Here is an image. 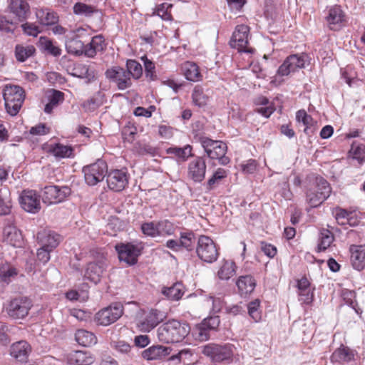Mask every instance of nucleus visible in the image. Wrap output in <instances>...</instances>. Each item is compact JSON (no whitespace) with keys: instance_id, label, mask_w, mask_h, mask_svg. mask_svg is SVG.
<instances>
[{"instance_id":"nucleus-51","label":"nucleus","mask_w":365,"mask_h":365,"mask_svg":"<svg viewBox=\"0 0 365 365\" xmlns=\"http://www.w3.org/2000/svg\"><path fill=\"white\" fill-rule=\"evenodd\" d=\"M341 296L345 301V302L351 307L355 312L359 314V309L356 308L357 304L355 302V297L356 293L354 291H350L348 289L343 290Z\"/></svg>"},{"instance_id":"nucleus-20","label":"nucleus","mask_w":365,"mask_h":365,"mask_svg":"<svg viewBox=\"0 0 365 365\" xmlns=\"http://www.w3.org/2000/svg\"><path fill=\"white\" fill-rule=\"evenodd\" d=\"M31 351V347L26 341L14 343L10 347V355L20 363H26Z\"/></svg>"},{"instance_id":"nucleus-63","label":"nucleus","mask_w":365,"mask_h":365,"mask_svg":"<svg viewBox=\"0 0 365 365\" xmlns=\"http://www.w3.org/2000/svg\"><path fill=\"white\" fill-rule=\"evenodd\" d=\"M365 148L364 145H356L353 143L351 145V150L354 153V158L357 159L360 163L365 160Z\"/></svg>"},{"instance_id":"nucleus-29","label":"nucleus","mask_w":365,"mask_h":365,"mask_svg":"<svg viewBox=\"0 0 365 365\" xmlns=\"http://www.w3.org/2000/svg\"><path fill=\"white\" fill-rule=\"evenodd\" d=\"M36 15L39 22L46 26L55 25L58 21V16L54 11L48 9H40L36 12Z\"/></svg>"},{"instance_id":"nucleus-6","label":"nucleus","mask_w":365,"mask_h":365,"mask_svg":"<svg viewBox=\"0 0 365 365\" xmlns=\"http://www.w3.org/2000/svg\"><path fill=\"white\" fill-rule=\"evenodd\" d=\"M32 306V301L29 297H17L9 302L6 308V312L11 318L21 319L28 315Z\"/></svg>"},{"instance_id":"nucleus-5","label":"nucleus","mask_w":365,"mask_h":365,"mask_svg":"<svg viewBox=\"0 0 365 365\" xmlns=\"http://www.w3.org/2000/svg\"><path fill=\"white\" fill-rule=\"evenodd\" d=\"M196 252L198 257L207 263L215 262L219 256L215 243L210 237L205 235H201L197 239Z\"/></svg>"},{"instance_id":"nucleus-13","label":"nucleus","mask_w":365,"mask_h":365,"mask_svg":"<svg viewBox=\"0 0 365 365\" xmlns=\"http://www.w3.org/2000/svg\"><path fill=\"white\" fill-rule=\"evenodd\" d=\"M166 318L165 312L155 309L145 312L143 317L138 323L141 331L149 332Z\"/></svg>"},{"instance_id":"nucleus-8","label":"nucleus","mask_w":365,"mask_h":365,"mask_svg":"<svg viewBox=\"0 0 365 365\" xmlns=\"http://www.w3.org/2000/svg\"><path fill=\"white\" fill-rule=\"evenodd\" d=\"M107 172V164L101 160H98L96 163L83 168L85 181L88 185L92 186L102 181Z\"/></svg>"},{"instance_id":"nucleus-16","label":"nucleus","mask_w":365,"mask_h":365,"mask_svg":"<svg viewBox=\"0 0 365 365\" xmlns=\"http://www.w3.org/2000/svg\"><path fill=\"white\" fill-rule=\"evenodd\" d=\"M106 76L107 78L116 83L120 90H125L132 84L128 72H125L124 68L119 66L108 69L106 71Z\"/></svg>"},{"instance_id":"nucleus-56","label":"nucleus","mask_w":365,"mask_h":365,"mask_svg":"<svg viewBox=\"0 0 365 365\" xmlns=\"http://www.w3.org/2000/svg\"><path fill=\"white\" fill-rule=\"evenodd\" d=\"M171 6V4H162L154 11L153 15H157L163 20H170L171 19V14L168 12V9Z\"/></svg>"},{"instance_id":"nucleus-24","label":"nucleus","mask_w":365,"mask_h":365,"mask_svg":"<svg viewBox=\"0 0 365 365\" xmlns=\"http://www.w3.org/2000/svg\"><path fill=\"white\" fill-rule=\"evenodd\" d=\"M67 361L70 365H90L93 362V357L87 351H73L68 354Z\"/></svg>"},{"instance_id":"nucleus-22","label":"nucleus","mask_w":365,"mask_h":365,"mask_svg":"<svg viewBox=\"0 0 365 365\" xmlns=\"http://www.w3.org/2000/svg\"><path fill=\"white\" fill-rule=\"evenodd\" d=\"M83 48L84 43L75 32L66 36V48L68 53L80 56L83 53Z\"/></svg>"},{"instance_id":"nucleus-57","label":"nucleus","mask_w":365,"mask_h":365,"mask_svg":"<svg viewBox=\"0 0 365 365\" xmlns=\"http://www.w3.org/2000/svg\"><path fill=\"white\" fill-rule=\"evenodd\" d=\"M157 227H158V223L155 224L153 222H145L141 225V230H142V232H143V234H145L148 236H151V237H155V236L158 235Z\"/></svg>"},{"instance_id":"nucleus-14","label":"nucleus","mask_w":365,"mask_h":365,"mask_svg":"<svg viewBox=\"0 0 365 365\" xmlns=\"http://www.w3.org/2000/svg\"><path fill=\"white\" fill-rule=\"evenodd\" d=\"M202 352L215 362L230 359L232 356V351L229 345L208 344L202 346Z\"/></svg>"},{"instance_id":"nucleus-35","label":"nucleus","mask_w":365,"mask_h":365,"mask_svg":"<svg viewBox=\"0 0 365 365\" xmlns=\"http://www.w3.org/2000/svg\"><path fill=\"white\" fill-rule=\"evenodd\" d=\"M38 45L42 50L53 56H59L61 54V49L47 37L41 36L39 38Z\"/></svg>"},{"instance_id":"nucleus-21","label":"nucleus","mask_w":365,"mask_h":365,"mask_svg":"<svg viewBox=\"0 0 365 365\" xmlns=\"http://www.w3.org/2000/svg\"><path fill=\"white\" fill-rule=\"evenodd\" d=\"M351 262L353 267L359 271L365 267V245L350 247Z\"/></svg>"},{"instance_id":"nucleus-37","label":"nucleus","mask_w":365,"mask_h":365,"mask_svg":"<svg viewBox=\"0 0 365 365\" xmlns=\"http://www.w3.org/2000/svg\"><path fill=\"white\" fill-rule=\"evenodd\" d=\"M11 208L9 191L6 189L0 190V215H8Z\"/></svg>"},{"instance_id":"nucleus-31","label":"nucleus","mask_w":365,"mask_h":365,"mask_svg":"<svg viewBox=\"0 0 365 365\" xmlns=\"http://www.w3.org/2000/svg\"><path fill=\"white\" fill-rule=\"evenodd\" d=\"M354 354L349 348L341 346L336 349L331 356V360L333 362H349L354 359Z\"/></svg>"},{"instance_id":"nucleus-4","label":"nucleus","mask_w":365,"mask_h":365,"mask_svg":"<svg viewBox=\"0 0 365 365\" xmlns=\"http://www.w3.org/2000/svg\"><path fill=\"white\" fill-rule=\"evenodd\" d=\"M200 142L210 158L218 160L219 163L222 165L230 163V158L225 155L227 150L225 143L213 140L207 137H200Z\"/></svg>"},{"instance_id":"nucleus-64","label":"nucleus","mask_w":365,"mask_h":365,"mask_svg":"<svg viewBox=\"0 0 365 365\" xmlns=\"http://www.w3.org/2000/svg\"><path fill=\"white\" fill-rule=\"evenodd\" d=\"M158 134L164 139H170L173 135V128L165 125L158 126Z\"/></svg>"},{"instance_id":"nucleus-45","label":"nucleus","mask_w":365,"mask_h":365,"mask_svg":"<svg viewBox=\"0 0 365 365\" xmlns=\"http://www.w3.org/2000/svg\"><path fill=\"white\" fill-rule=\"evenodd\" d=\"M101 96V93H98L96 96H93L82 103V107L86 112H92L101 106L103 103L102 100L100 98Z\"/></svg>"},{"instance_id":"nucleus-2","label":"nucleus","mask_w":365,"mask_h":365,"mask_svg":"<svg viewBox=\"0 0 365 365\" xmlns=\"http://www.w3.org/2000/svg\"><path fill=\"white\" fill-rule=\"evenodd\" d=\"M331 191L329 183L324 178L317 177L307 191L306 201L311 207H317L329 196Z\"/></svg>"},{"instance_id":"nucleus-47","label":"nucleus","mask_w":365,"mask_h":365,"mask_svg":"<svg viewBox=\"0 0 365 365\" xmlns=\"http://www.w3.org/2000/svg\"><path fill=\"white\" fill-rule=\"evenodd\" d=\"M141 60L144 64L146 78H148L151 81L155 80L157 76L155 74V66L153 62L149 60L146 56H142Z\"/></svg>"},{"instance_id":"nucleus-60","label":"nucleus","mask_w":365,"mask_h":365,"mask_svg":"<svg viewBox=\"0 0 365 365\" xmlns=\"http://www.w3.org/2000/svg\"><path fill=\"white\" fill-rule=\"evenodd\" d=\"M135 149L137 153L141 155H149L150 156H155L157 154L156 148L148 144H140Z\"/></svg>"},{"instance_id":"nucleus-32","label":"nucleus","mask_w":365,"mask_h":365,"mask_svg":"<svg viewBox=\"0 0 365 365\" xmlns=\"http://www.w3.org/2000/svg\"><path fill=\"white\" fill-rule=\"evenodd\" d=\"M48 96V103L45 106L44 112L51 113L53 109L62 103L64 101V93L58 90H51Z\"/></svg>"},{"instance_id":"nucleus-27","label":"nucleus","mask_w":365,"mask_h":365,"mask_svg":"<svg viewBox=\"0 0 365 365\" xmlns=\"http://www.w3.org/2000/svg\"><path fill=\"white\" fill-rule=\"evenodd\" d=\"M170 354L169 348L161 345L152 346L142 352V356L146 360H157Z\"/></svg>"},{"instance_id":"nucleus-40","label":"nucleus","mask_w":365,"mask_h":365,"mask_svg":"<svg viewBox=\"0 0 365 365\" xmlns=\"http://www.w3.org/2000/svg\"><path fill=\"white\" fill-rule=\"evenodd\" d=\"M168 154H173L178 158L185 160L188 157L192 156V147L189 145H185L184 148L172 147L166 150Z\"/></svg>"},{"instance_id":"nucleus-52","label":"nucleus","mask_w":365,"mask_h":365,"mask_svg":"<svg viewBox=\"0 0 365 365\" xmlns=\"http://www.w3.org/2000/svg\"><path fill=\"white\" fill-rule=\"evenodd\" d=\"M17 274L16 269L10 264H0V277L3 280L6 281L8 278L16 276Z\"/></svg>"},{"instance_id":"nucleus-46","label":"nucleus","mask_w":365,"mask_h":365,"mask_svg":"<svg viewBox=\"0 0 365 365\" xmlns=\"http://www.w3.org/2000/svg\"><path fill=\"white\" fill-rule=\"evenodd\" d=\"M72 148L67 145L58 143L54 146L50 148V152L58 158H67L70 157L72 153Z\"/></svg>"},{"instance_id":"nucleus-7","label":"nucleus","mask_w":365,"mask_h":365,"mask_svg":"<svg viewBox=\"0 0 365 365\" xmlns=\"http://www.w3.org/2000/svg\"><path fill=\"white\" fill-rule=\"evenodd\" d=\"M123 314V307L114 303L99 310L94 317V322L101 326H108L115 322Z\"/></svg>"},{"instance_id":"nucleus-3","label":"nucleus","mask_w":365,"mask_h":365,"mask_svg":"<svg viewBox=\"0 0 365 365\" xmlns=\"http://www.w3.org/2000/svg\"><path fill=\"white\" fill-rule=\"evenodd\" d=\"M3 96L7 113L12 116L16 115L24 101V90L19 86H6Z\"/></svg>"},{"instance_id":"nucleus-12","label":"nucleus","mask_w":365,"mask_h":365,"mask_svg":"<svg viewBox=\"0 0 365 365\" xmlns=\"http://www.w3.org/2000/svg\"><path fill=\"white\" fill-rule=\"evenodd\" d=\"M249 32V26L244 24L237 26L230 41V46L239 52H252V49L247 47Z\"/></svg>"},{"instance_id":"nucleus-62","label":"nucleus","mask_w":365,"mask_h":365,"mask_svg":"<svg viewBox=\"0 0 365 365\" xmlns=\"http://www.w3.org/2000/svg\"><path fill=\"white\" fill-rule=\"evenodd\" d=\"M350 212L342 208H337L336 210L335 218L339 225H346V220H348L350 216Z\"/></svg>"},{"instance_id":"nucleus-39","label":"nucleus","mask_w":365,"mask_h":365,"mask_svg":"<svg viewBox=\"0 0 365 365\" xmlns=\"http://www.w3.org/2000/svg\"><path fill=\"white\" fill-rule=\"evenodd\" d=\"M127 70L128 72L129 78L132 76L135 79H138L143 74V68L140 63L135 60H128L126 63Z\"/></svg>"},{"instance_id":"nucleus-53","label":"nucleus","mask_w":365,"mask_h":365,"mask_svg":"<svg viewBox=\"0 0 365 365\" xmlns=\"http://www.w3.org/2000/svg\"><path fill=\"white\" fill-rule=\"evenodd\" d=\"M296 118L298 122H302L306 128H304V132L307 133L309 130V125H312V118L311 115H308L304 110H299L297 112Z\"/></svg>"},{"instance_id":"nucleus-41","label":"nucleus","mask_w":365,"mask_h":365,"mask_svg":"<svg viewBox=\"0 0 365 365\" xmlns=\"http://www.w3.org/2000/svg\"><path fill=\"white\" fill-rule=\"evenodd\" d=\"M334 235L331 232L328 230L323 229L320 233V242L318 245V250H326L334 241Z\"/></svg>"},{"instance_id":"nucleus-48","label":"nucleus","mask_w":365,"mask_h":365,"mask_svg":"<svg viewBox=\"0 0 365 365\" xmlns=\"http://www.w3.org/2000/svg\"><path fill=\"white\" fill-rule=\"evenodd\" d=\"M16 24L8 17L0 14V31L5 33H14Z\"/></svg>"},{"instance_id":"nucleus-50","label":"nucleus","mask_w":365,"mask_h":365,"mask_svg":"<svg viewBox=\"0 0 365 365\" xmlns=\"http://www.w3.org/2000/svg\"><path fill=\"white\" fill-rule=\"evenodd\" d=\"M158 235H170L174 232L173 225L168 221L163 220L158 223Z\"/></svg>"},{"instance_id":"nucleus-44","label":"nucleus","mask_w":365,"mask_h":365,"mask_svg":"<svg viewBox=\"0 0 365 365\" xmlns=\"http://www.w3.org/2000/svg\"><path fill=\"white\" fill-rule=\"evenodd\" d=\"M95 11L96 9L93 6L84 3L78 2L73 6V13L76 15L88 17L91 16Z\"/></svg>"},{"instance_id":"nucleus-1","label":"nucleus","mask_w":365,"mask_h":365,"mask_svg":"<svg viewBox=\"0 0 365 365\" xmlns=\"http://www.w3.org/2000/svg\"><path fill=\"white\" fill-rule=\"evenodd\" d=\"M190 327L178 320H170L158 329V338L163 343H178L182 341L190 332Z\"/></svg>"},{"instance_id":"nucleus-43","label":"nucleus","mask_w":365,"mask_h":365,"mask_svg":"<svg viewBox=\"0 0 365 365\" xmlns=\"http://www.w3.org/2000/svg\"><path fill=\"white\" fill-rule=\"evenodd\" d=\"M75 70L76 72L73 74V76L80 78H86L88 79V82L93 81L96 78L94 71L91 69L86 65H79L77 68H75Z\"/></svg>"},{"instance_id":"nucleus-19","label":"nucleus","mask_w":365,"mask_h":365,"mask_svg":"<svg viewBox=\"0 0 365 365\" xmlns=\"http://www.w3.org/2000/svg\"><path fill=\"white\" fill-rule=\"evenodd\" d=\"M206 168L203 157H196L188 165V177L194 182H202L205 177Z\"/></svg>"},{"instance_id":"nucleus-15","label":"nucleus","mask_w":365,"mask_h":365,"mask_svg":"<svg viewBox=\"0 0 365 365\" xmlns=\"http://www.w3.org/2000/svg\"><path fill=\"white\" fill-rule=\"evenodd\" d=\"M19 202L26 212L36 213L41 210L40 195L35 190H23L19 197Z\"/></svg>"},{"instance_id":"nucleus-30","label":"nucleus","mask_w":365,"mask_h":365,"mask_svg":"<svg viewBox=\"0 0 365 365\" xmlns=\"http://www.w3.org/2000/svg\"><path fill=\"white\" fill-rule=\"evenodd\" d=\"M76 341L78 344L83 346H91L97 341L95 334L85 329H78L75 334Z\"/></svg>"},{"instance_id":"nucleus-25","label":"nucleus","mask_w":365,"mask_h":365,"mask_svg":"<svg viewBox=\"0 0 365 365\" xmlns=\"http://www.w3.org/2000/svg\"><path fill=\"white\" fill-rule=\"evenodd\" d=\"M4 240L15 247H20L23 245L21 232L13 226H8L4 229Z\"/></svg>"},{"instance_id":"nucleus-58","label":"nucleus","mask_w":365,"mask_h":365,"mask_svg":"<svg viewBox=\"0 0 365 365\" xmlns=\"http://www.w3.org/2000/svg\"><path fill=\"white\" fill-rule=\"evenodd\" d=\"M24 32L28 36L36 37L41 32L38 26L34 24L26 22L21 25Z\"/></svg>"},{"instance_id":"nucleus-61","label":"nucleus","mask_w":365,"mask_h":365,"mask_svg":"<svg viewBox=\"0 0 365 365\" xmlns=\"http://www.w3.org/2000/svg\"><path fill=\"white\" fill-rule=\"evenodd\" d=\"M53 250H50L47 247H43L41 246L39 249L37 250V259L38 261L41 262L43 264L47 263L50 260V253Z\"/></svg>"},{"instance_id":"nucleus-49","label":"nucleus","mask_w":365,"mask_h":365,"mask_svg":"<svg viewBox=\"0 0 365 365\" xmlns=\"http://www.w3.org/2000/svg\"><path fill=\"white\" fill-rule=\"evenodd\" d=\"M227 171L223 168H218L207 181V189L212 190L214 185L220 180L227 177Z\"/></svg>"},{"instance_id":"nucleus-17","label":"nucleus","mask_w":365,"mask_h":365,"mask_svg":"<svg viewBox=\"0 0 365 365\" xmlns=\"http://www.w3.org/2000/svg\"><path fill=\"white\" fill-rule=\"evenodd\" d=\"M36 240L41 246L54 250L62 240V237L53 230L43 229L37 232Z\"/></svg>"},{"instance_id":"nucleus-23","label":"nucleus","mask_w":365,"mask_h":365,"mask_svg":"<svg viewBox=\"0 0 365 365\" xmlns=\"http://www.w3.org/2000/svg\"><path fill=\"white\" fill-rule=\"evenodd\" d=\"M106 269V263L103 261L91 262L88 264L85 273V277L91 282L97 284Z\"/></svg>"},{"instance_id":"nucleus-54","label":"nucleus","mask_w":365,"mask_h":365,"mask_svg":"<svg viewBox=\"0 0 365 365\" xmlns=\"http://www.w3.org/2000/svg\"><path fill=\"white\" fill-rule=\"evenodd\" d=\"M192 97L194 103L199 107H202L207 104V97L203 94L202 90L197 87L195 88Z\"/></svg>"},{"instance_id":"nucleus-26","label":"nucleus","mask_w":365,"mask_h":365,"mask_svg":"<svg viewBox=\"0 0 365 365\" xmlns=\"http://www.w3.org/2000/svg\"><path fill=\"white\" fill-rule=\"evenodd\" d=\"M327 21L331 30H337L341 26L344 21V15L340 6H336L329 9Z\"/></svg>"},{"instance_id":"nucleus-42","label":"nucleus","mask_w":365,"mask_h":365,"mask_svg":"<svg viewBox=\"0 0 365 365\" xmlns=\"http://www.w3.org/2000/svg\"><path fill=\"white\" fill-rule=\"evenodd\" d=\"M197 243L194 234L192 232H184L180 235V245L187 250H192L195 243Z\"/></svg>"},{"instance_id":"nucleus-36","label":"nucleus","mask_w":365,"mask_h":365,"mask_svg":"<svg viewBox=\"0 0 365 365\" xmlns=\"http://www.w3.org/2000/svg\"><path fill=\"white\" fill-rule=\"evenodd\" d=\"M236 265L232 261H225L220 268L217 275L220 279L227 280L235 274Z\"/></svg>"},{"instance_id":"nucleus-38","label":"nucleus","mask_w":365,"mask_h":365,"mask_svg":"<svg viewBox=\"0 0 365 365\" xmlns=\"http://www.w3.org/2000/svg\"><path fill=\"white\" fill-rule=\"evenodd\" d=\"M36 49L34 46H23L21 45H17L15 48V54L16 59L19 61L24 62L28 58L33 56Z\"/></svg>"},{"instance_id":"nucleus-9","label":"nucleus","mask_w":365,"mask_h":365,"mask_svg":"<svg viewBox=\"0 0 365 365\" xmlns=\"http://www.w3.org/2000/svg\"><path fill=\"white\" fill-rule=\"evenodd\" d=\"M115 248L118 252L119 260L125 262L129 266L137 263L138 258L141 255L143 250L140 245L133 243H120L116 245Z\"/></svg>"},{"instance_id":"nucleus-55","label":"nucleus","mask_w":365,"mask_h":365,"mask_svg":"<svg viewBox=\"0 0 365 365\" xmlns=\"http://www.w3.org/2000/svg\"><path fill=\"white\" fill-rule=\"evenodd\" d=\"M259 301L255 300L250 302L247 305L249 315L255 321L258 322L261 319L260 312L258 310Z\"/></svg>"},{"instance_id":"nucleus-28","label":"nucleus","mask_w":365,"mask_h":365,"mask_svg":"<svg viewBox=\"0 0 365 365\" xmlns=\"http://www.w3.org/2000/svg\"><path fill=\"white\" fill-rule=\"evenodd\" d=\"M236 284L240 294L242 295H246L254 291L256 286V281L250 275L241 276L237 279Z\"/></svg>"},{"instance_id":"nucleus-59","label":"nucleus","mask_w":365,"mask_h":365,"mask_svg":"<svg viewBox=\"0 0 365 365\" xmlns=\"http://www.w3.org/2000/svg\"><path fill=\"white\" fill-rule=\"evenodd\" d=\"M220 323V317L218 316L210 317L205 319L202 322V326L207 327L210 330H216Z\"/></svg>"},{"instance_id":"nucleus-33","label":"nucleus","mask_w":365,"mask_h":365,"mask_svg":"<svg viewBox=\"0 0 365 365\" xmlns=\"http://www.w3.org/2000/svg\"><path fill=\"white\" fill-rule=\"evenodd\" d=\"M183 71L186 79L188 81H198L201 80L202 76L199 71V68L195 63L186 62L183 66Z\"/></svg>"},{"instance_id":"nucleus-11","label":"nucleus","mask_w":365,"mask_h":365,"mask_svg":"<svg viewBox=\"0 0 365 365\" xmlns=\"http://www.w3.org/2000/svg\"><path fill=\"white\" fill-rule=\"evenodd\" d=\"M70 194L71 188L68 186L48 185L43 188L41 197L44 203L51 205L63 201Z\"/></svg>"},{"instance_id":"nucleus-10","label":"nucleus","mask_w":365,"mask_h":365,"mask_svg":"<svg viewBox=\"0 0 365 365\" xmlns=\"http://www.w3.org/2000/svg\"><path fill=\"white\" fill-rule=\"evenodd\" d=\"M307 63H309V56L307 53L289 55L278 68L277 73L282 76H288L299 68H304Z\"/></svg>"},{"instance_id":"nucleus-34","label":"nucleus","mask_w":365,"mask_h":365,"mask_svg":"<svg viewBox=\"0 0 365 365\" xmlns=\"http://www.w3.org/2000/svg\"><path fill=\"white\" fill-rule=\"evenodd\" d=\"M162 293L170 299L178 300L184 294L183 285L181 282H176L170 287L163 288Z\"/></svg>"},{"instance_id":"nucleus-18","label":"nucleus","mask_w":365,"mask_h":365,"mask_svg":"<svg viewBox=\"0 0 365 365\" xmlns=\"http://www.w3.org/2000/svg\"><path fill=\"white\" fill-rule=\"evenodd\" d=\"M106 182L110 190L115 192H120L128 185V179L125 172L120 170H115L108 174Z\"/></svg>"}]
</instances>
